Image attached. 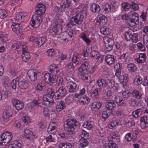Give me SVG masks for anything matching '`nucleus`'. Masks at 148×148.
<instances>
[{
	"label": "nucleus",
	"mask_w": 148,
	"mask_h": 148,
	"mask_svg": "<svg viewBox=\"0 0 148 148\" xmlns=\"http://www.w3.org/2000/svg\"><path fill=\"white\" fill-rule=\"evenodd\" d=\"M50 91L48 94L43 95V98H42L41 96H37L36 97L38 99L33 100L31 104L32 107H37L39 104L42 103V104L46 106H49L50 104H52L53 102L55 97L54 94L53 90L50 89Z\"/></svg>",
	"instance_id": "obj_1"
},
{
	"label": "nucleus",
	"mask_w": 148,
	"mask_h": 148,
	"mask_svg": "<svg viewBox=\"0 0 148 148\" xmlns=\"http://www.w3.org/2000/svg\"><path fill=\"white\" fill-rule=\"evenodd\" d=\"M46 11L45 7L42 3L38 4L36 8V14L32 16L31 25L32 27H37L40 24L42 21V18L41 16L45 13Z\"/></svg>",
	"instance_id": "obj_2"
},
{
	"label": "nucleus",
	"mask_w": 148,
	"mask_h": 148,
	"mask_svg": "<svg viewBox=\"0 0 148 148\" xmlns=\"http://www.w3.org/2000/svg\"><path fill=\"white\" fill-rule=\"evenodd\" d=\"M79 124L76 119H67L64 122V127L66 131V135L68 137H71L74 136L75 134V127Z\"/></svg>",
	"instance_id": "obj_3"
},
{
	"label": "nucleus",
	"mask_w": 148,
	"mask_h": 148,
	"mask_svg": "<svg viewBox=\"0 0 148 148\" xmlns=\"http://www.w3.org/2000/svg\"><path fill=\"white\" fill-rule=\"evenodd\" d=\"M114 69L115 71V75L118 78L121 83L126 84L128 82V75L125 74L123 73L121 75V67L119 63H117L114 66Z\"/></svg>",
	"instance_id": "obj_4"
},
{
	"label": "nucleus",
	"mask_w": 148,
	"mask_h": 148,
	"mask_svg": "<svg viewBox=\"0 0 148 148\" xmlns=\"http://www.w3.org/2000/svg\"><path fill=\"white\" fill-rule=\"evenodd\" d=\"M84 18V16L81 14H77L73 16L70 20V22L66 24V26L71 27L73 25H77L80 24Z\"/></svg>",
	"instance_id": "obj_5"
},
{
	"label": "nucleus",
	"mask_w": 148,
	"mask_h": 148,
	"mask_svg": "<svg viewBox=\"0 0 148 148\" xmlns=\"http://www.w3.org/2000/svg\"><path fill=\"white\" fill-rule=\"evenodd\" d=\"M12 138L11 133L8 132L3 133L0 136V144L5 145L11 140Z\"/></svg>",
	"instance_id": "obj_6"
},
{
	"label": "nucleus",
	"mask_w": 148,
	"mask_h": 148,
	"mask_svg": "<svg viewBox=\"0 0 148 148\" xmlns=\"http://www.w3.org/2000/svg\"><path fill=\"white\" fill-rule=\"evenodd\" d=\"M132 16H131L127 21H125L127 25L130 27H133L135 25L138 24L139 23L138 14L136 13H132Z\"/></svg>",
	"instance_id": "obj_7"
},
{
	"label": "nucleus",
	"mask_w": 148,
	"mask_h": 148,
	"mask_svg": "<svg viewBox=\"0 0 148 148\" xmlns=\"http://www.w3.org/2000/svg\"><path fill=\"white\" fill-rule=\"evenodd\" d=\"M80 59L77 57L76 56L74 55L72 58V61L75 64V65L73 64L72 62H70L68 63L67 65L68 71L69 72H72L73 71L76 65L80 64Z\"/></svg>",
	"instance_id": "obj_8"
},
{
	"label": "nucleus",
	"mask_w": 148,
	"mask_h": 148,
	"mask_svg": "<svg viewBox=\"0 0 148 148\" xmlns=\"http://www.w3.org/2000/svg\"><path fill=\"white\" fill-rule=\"evenodd\" d=\"M88 136V134L85 131L83 132L80 134L79 136L80 147L86 146L88 145V142L87 139Z\"/></svg>",
	"instance_id": "obj_9"
},
{
	"label": "nucleus",
	"mask_w": 148,
	"mask_h": 148,
	"mask_svg": "<svg viewBox=\"0 0 148 148\" xmlns=\"http://www.w3.org/2000/svg\"><path fill=\"white\" fill-rule=\"evenodd\" d=\"M66 94V90L64 87H60L58 90L55 93L54 96L56 100L60 99L62 97L64 96Z\"/></svg>",
	"instance_id": "obj_10"
},
{
	"label": "nucleus",
	"mask_w": 148,
	"mask_h": 148,
	"mask_svg": "<svg viewBox=\"0 0 148 148\" xmlns=\"http://www.w3.org/2000/svg\"><path fill=\"white\" fill-rule=\"evenodd\" d=\"M62 27L61 25H54L51 29L50 30L49 33L53 36H55L56 35H59L62 32Z\"/></svg>",
	"instance_id": "obj_11"
},
{
	"label": "nucleus",
	"mask_w": 148,
	"mask_h": 148,
	"mask_svg": "<svg viewBox=\"0 0 148 148\" xmlns=\"http://www.w3.org/2000/svg\"><path fill=\"white\" fill-rule=\"evenodd\" d=\"M20 25L19 23L13 22L11 26L12 30L18 35H20L22 34L21 26H20Z\"/></svg>",
	"instance_id": "obj_12"
},
{
	"label": "nucleus",
	"mask_w": 148,
	"mask_h": 148,
	"mask_svg": "<svg viewBox=\"0 0 148 148\" xmlns=\"http://www.w3.org/2000/svg\"><path fill=\"white\" fill-rule=\"evenodd\" d=\"M104 42L106 50L107 51H109L112 49L114 44V41L112 39L109 38H106Z\"/></svg>",
	"instance_id": "obj_13"
},
{
	"label": "nucleus",
	"mask_w": 148,
	"mask_h": 148,
	"mask_svg": "<svg viewBox=\"0 0 148 148\" xmlns=\"http://www.w3.org/2000/svg\"><path fill=\"white\" fill-rule=\"evenodd\" d=\"M55 77L49 73H47L44 75V80L46 83L51 85L56 81V79L54 78Z\"/></svg>",
	"instance_id": "obj_14"
},
{
	"label": "nucleus",
	"mask_w": 148,
	"mask_h": 148,
	"mask_svg": "<svg viewBox=\"0 0 148 148\" xmlns=\"http://www.w3.org/2000/svg\"><path fill=\"white\" fill-rule=\"evenodd\" d=\"M12 102L13 106L18 110L22 109L24 107V104L23 102L18 99H13L12 100Z\"/></svg>",
	"instance_id": "obj_15"
},
{
	"label": "nucleus",
	"mask_w": 148,
	"mask_h": 148,
	"mask_svg": "<svg viewBox=\"0 0 148 148\" xmlns=\"http://www.w3.org/2000/svg\"><path fill=\"white\" fill-rule=\"evenodd\" d=\"M116 106V104L112 100H108L106 105V109L112 113V110Z\"/></svg>",
	"instance_id": "obj_16"
},
{
	"label": "nucleus",
	"mask_w": 148,
	"mask_h": 148,
	"mask_svg": "<svg viewBox=\"0 0 148 148\" xmlns=\"http://www.w3.org/2000/svg\"><path fill=\"white\" fill-rule=\"evenodd\" d=\"M27 74L31 80L34 81L37 79V73L36 70L33 69L29 70L27 72Z\"/></svg>",
	"instance_id": "obj_17"
},
{
	"label": "nucleus",
	"mask_w": 148,
	"mask_h": 148,
	"mask_svg": "<svg viewBox=\"0 0 148 148\" xmlns=\"http://www.w3.org/2000/svg\"><path fill=\"white\" fill-rule=\"evenodd\" d=\"M90 56L100 62L102 61L104 58L103 56L101 55L98 52L95 50H93L90 52Z\"/></svg>",
	"instance_id": "obj_18"
},
{
	"label": "nucleus",
	"mask_w": 148,
	"mask_h": 148,
	"mask_svg": "<svg viewBox=\"0 0 148 148\" xmlns=\"http://www.w3.org/2000/svg\"><path fill=\"white\" fill-rule=\"evenodd\" d=\"M114 101L118 105L121 106H124L126 105L125 100L119 96H116L114 97Z\"/></svg>",
	"instance_id": "obj_19"
},
{
	"label": "nucleus",
	"mask_w": 148,
	"mask_h": 148,
	"mask_svg": "<svg viewBox=\"0 0 148 148\" xmlns=\"http://www.w3.org/2000/svg\"><path fill=\"white\" fill-rule=\"evenodd\" d=\"M89 63L87 61H85L80 66L79 70L82 73H85L86 71H87L88 69V66Z\"/></svg>",
	"instance_id": "obj_20"
},
{
	"label": "nucleus",
	"mask_w": 148,
	"mask_h": 148,
	"mask_svg": "<svg viewBox=\"0 0 148 148\" xmlns=\"http://www.w3.org/2000/svg\"><path fill=\"white\" fill-rule=\"evenodd\" d=\"M90 10L93 12L99 13L101 10V8L99 5L96 3H93L90 5Z\"/></svg>",
	"instance_id": "obj_21"
},
{
	"label": "nucleus",
	"mask_w": 148,
	"mask_h": 148,
	"mask_svg": "<svg viewBox=\"0 0 148 148\" xmlns=\"http://www.w3.org/2000/svg\"><path fill=\"white\" fill-rule=\"evenodd\" d=\"M67 86L69 88V91L70 92H74L76 90L77 85L73 82H70L67 84Z\"/></svg>",
	"instance_id": "obj_22"
},
{
	"label": "nucleus",
	"mask_w": 148,
	"mask_h": 148,
	"mask_svg": "<svg viewBox=\"0 0 148 148\" xmlns=\"http://www.w3.org/2000/svg\"><path fill=\"white\" fill-rule=\"evenodd\" d=\"M105 60L107 63L109 65L112 64L114 62V56L111 55L106 56Z\"/></svg>",
	"instance_id": "obj_23"
},
{
	"label": "nucleus",
	"mask_w": 148,
	"mask_h": 148,
	"mask_svg": "<svg viewBox=\"0 0 148 148\" xmlns=\"http://www.w3.org/2000/svg\"><path fill=\"white\" fill-rule=\"evenodd\" d=\"M65 103L63 101H61L57 102L56 110L57 112H60L65 107Z\"/></svg>",
	"instance_id": "obj_24"
},
{
	"label": "nucleus",
	"mask_w": 148,
	"mask_h": 148,
	"mask_svg": "<svg viewBox=\"0 0 148 148\" xmlns=\"http://www.w3.org/2000/svg\"><path fill=\"white\" fill-rule=\"evenodd\" d=\"M46 39L45 37H40L37 38L35 40L36 44L39 47H40L45 43Z\"/></svg>",
	"instance_id": "obj_25"
},
{
	"label": "nucleus",
	"mask_w": 148,
	"mask_h": 148,
	"mask_svg": "<svg viewBox=\"0 0 148 148\" xmlns=\"http://www.w3.org/2000/svg\"><path fill=\"white\" fill-rule=\"evenodd\" d=\"M73 33L72 29L70 30L69 32H66L64 34V36L66 37V38H63V39L64 41H66V40L68 41L69 40H70L73 36Z\"/></svg>",
	"instance_id": "obj_26"
},
{
	"label": "nucleus",
	"mask_w": 148,
	"mask_h": 148,
	"mask_svg": "<svg viewBox=\"0 0 148 148\" xmlns=\"http://www.w3.org/2000/svg\"><path fill=\"white\" fill-rule=\"evenodd\" d=\"M112 113L111 112L109 111L106 109L105 110L103 111L102 114L101 120L102 121H105L108 117Z\"/></svg>",
	"instance_id": "obj_27"
},
{
	"label": "nucleus",
	"mask_w": 148,
	"mask_h": 148,
	"mask_svg": "<svg viewBox=\"0 0 148 148\" xmlns=\"http://www.w3.org/2000/svg\"><path fill=\"white\" fill-rule=\"evenodd\" d=\"M131 94L133 97L138 99H141L142 95L141 92L137 90H135L132 91Z\"/></svg>",
	"instance_id": "obj_28"
},
{
	"label": "nucleus",
	"mask_w": 148,
	"mask_h": 148,
	"mask_svg": "<svg viewBox=\"0 0 148 148\" xmlns=\"http://www.w3.org/2000/svg\"><path fill=\"white\" fill-rule=\"evenodd\" d=\"M22 144L21 143L17 140H14L11 142L10 146V148H21Z\"/></svg>",
	"instance_id": "obj_29"
},
{
	"label": "nucleus",
	"mask_w": 148,
	"mask_h": 148,
	"mask_svg": "<svg viewBox=\"0 0 148 148\" xmlns=\"http://www.w3.org/2000/svg\"><path fill=\"white\" fill-rule=\"evenodd\" d=\"M111 29L106 26L101 27L100 29V31L102 34L105 35L109 34L111 32Z\"/></svg>",
	"instance_id": "obj_30"
},
{
	"label": "nucleus",
	"mask_w": 148,
	"mask_h": 148,
	"mask_svg": "<svg viewBox=\"0 0 148 148\" xmlns=\"http://www.w3.org/2000/svg\"><path fill=\"white\" fill-rule=\"evenodd\" d=\"M18 85L21 88L23 89H26L28 86V84L25 80L19 81L18 82Z\"/></svg>",
	"instance_id": "obj_31"
},
{
	"label": "nucleus",
	"mask_w": 148,
	"mask_h": 148,
	"mask_svg": "<svg viewBox=\"0 0 148 148\" xmlns=\"http://www.w3.org/2000/svg\"><path fill=\"white\" fill-rule=\"evenodd\" d=\"M146 57L145 54L140 53L139 55V58L136 59V61L139 63H143L145 61Z\"/></svg>",
	"instance_id": "obj_32"
},
{
	"label": "nucleus",
	"mask_w": 148,
	"mask_h": 148,
	"mask_svg": "<svg viewBox=\"0 0 148 148\" xmlns=\"http://www.w3.org/2000/svg\"><path fill=\"white\" fill-rule=\"evenodd\" d=\"M12 116L9 110H5L3 112V117L4 121L7 122L9 120V118Z\"/></svg>",
	"instance_id": "obj_33"
},
{
	"label": "nucleus",
	"mask_w": 148,
	"mask_h": 148,
	"mask_svg": "<svg viewBox=\"0 0 148 148\" xmlns=\"http://www.w3.org/2000/svg\"><path fill=\"white\" fill-rule=\"evenodd\" d=\"M97 84L99 87H106L107 86V83L106 81L102 79H98L96 81Z\"/></svg>",
	"instance_id": "obj_34"
},
{
	"label": "nucleus",
	"mask_w": 148,
	"mask_h": 148,
	"mask_svg": "<svg viewBox=\"0 0 148 148\" xmlns=\"http://www.w3.org/2000/svg\"><path fill=\"white\" fill-rule=\"evenodd\" d=\"M99 89L96 88L92 92H90V95L92 98H98L99 97Z\"/></svg>",
	"instance_id": "obj_35"
},
{
	"label": "nucleus",
	"mask_w": 148,
	"mask_h": 148,
	"mask_svg": "<svg viewBox=\"0 0 148 148\" xmlns=\"http://www.w3.org/2000/svg\"><path fill=\"white\" fill-rule=\"evenodd\" d=\"M72 145L69 143H61L59 145V148H73Z\"/></svg>",
	"instance_id": "obj_36"
},
{
	"label": "nucleus",
	"mask_w": 148,
	"mask_h": 148,
	"mask_svg": "<svg viewBox=\"0 0 148 148\" xmlns=\"http://www.w3.org/2000/svg\"><path fill=\"white\" fill-rule=\"evenodd\" d=\"M98 18H99V21L101 22V25H104L107 22L108 20L107 17L104 15H100Z\"/></svg>",
	"instance_id": "obj_37"
},
{
	"label": "nucleus",
	"mask_w": 148,
	"mask_h": 148,
	"mask_svg": "<svg viewBox=\"0 0 148 148\" xmlns=\"http://www.w3.org/2000/svg\"><path fill=\"white\" fill-rule=\"evenodd\" d=\"M63 22V20L60 17L56 16L55 17L53 25H61V24Z\"/></svg>",
	"instance_id": "obj_38"
},
{
	"label": "nucleus",
	"mask_w": 148,
	"mask_h": 148,
	"mask_svg": "<svg viewBox=\"0 0 148 148\" xmlns=\"http://www.w3.org/2000/svg\"><path fill=\"white\" fill-rule=\"evenodd\" d=\"M83 127L88 129H90L93 127V122L92 121H85L83 125Z\"/></svg>",
	"instance_id": "obj_39"
},
{
	"label": "nucleus",
	"mask_w": 148,
	"mask_h": 148,
	"mask_svg": "<svg viewBox=\"0 0 148 148\" xmlns=\"http://www.w3.org/2000/svg\"><path fill=\"white\" fill-rule=\"evenodd\" d=\"M127 68L129 70H130L133 72L136 71L137 68L136 66L132 63L129 64L127 65Z\"/></svg>",
	"instance_id": "obj_40"
},
{
	"label": "nucleus",
	"mask_w": 148,
	"mask_h": 148,
	"mask_svg": "<svg viewBox=\"0 0 148 148\" xmlns=\"http://www.w3.org/2000/svg\"><path fill=\"white\" fill-rule=\"evenodd\" d=\"M61 4L62 5L60 7L63 8V10L65 8H68L70 5V3L67 0H62Z\"/></svg>",
	"instance_id": "obj_41"
},
{
	"label": "nucleus",
	"mask_w": 148,
	"mask_h": 148,
	"mask_svg": "<svg viewBox=\"0 0 148 148\" xmlns=\"http://www.w3.org/2000/svg\"><path fill=\"white\" fill-rule=\"evenodd\" d=\"M22 56L23 60L25 62L29 60L30 58V55L29 53H22Z\"/></svg>",
	"instance_id": "obj_42"
},
{
	"label": "nucleus",
	"mask_w": 148,
	"mask_h": 148,
	"mask_svg": "<svg viewBox=\"0 0 148 148\" xmlns=\"http://www.w3.org/2000/svg\"><path fill=\"white\" fill-rule=\"evenodd\" d=\"M79 101L83 103L84 102L86 103V102H89V99L88 97L86 95L83 96H81L79 100Z\"/></svg>",
	"instance_id": "obj_43"
},
{
	"label": "nucleus",
	"mask_w": 148,
	"mask_h": 148,
	"mask_svg": "<svg viewBox=\"0 0 148 148\" xmlns=\"http://www.w3.org/2000/svg\"><path fill=\"white\" fill-rule=\"evenodd\" d=\"M123 97L125 98H128L132 95L131 93L128 90H126L122 93Z\"/></svg>",
	"instance_id": "obj_44"
},
{
	"label": "nucleus",
	"mask_w": 148,
	"mask_h": 148,
	"mask_svg": "<svg viewBox=\"0 0 148 148\" xmlns=\"http://www.w3.org/2000/svg\"><path fill=\"white\" fill-rule=\"evenodd\" d=\"M142 112V110L141 109H138L133 111L132 115L134 117L137 118L139 116L140 113Z\"/></svg>",
	"instance_id": "obj_45"
},
{
	"label": "nucleus",
	"mask_w": 148,
	"mask_h": 148,
	"mask_svg": "<svg viewBox=\"0 0 148 148\" xmlns=\"http://www.w3.org/2000/svg\"><path fill=\"white\" fill-rule=\"evenodd\" d=\"M121 6L123 10L127 11L131 8V4L127 3L124 2L122 4Z\"/></svg>",
	"instance_id": "obj_46"
},
{
	"label": "nucleus",
	"mask_w": 148,
	"mask_h": 148,
	"mask_svg": "<svg viewBox=\"0 0 148 148\" xmlns=\"http://www.w3.org/2000/svg\"><path fill=\"white\" fill-rule=\"evenodd\" d=\"M79 37L81 38L87 44H89L91 42V40L87 38L84 33H82L79 36Z\"/></svg>",
	"instance_id": "obj_47"
},
{
	"label": "nucleus",
	"mask_w": 148,
	"mask_h": 148,
	"mask_svg": "<svg viewBox=\"0 0 148 148\" xmlns=\"http://www.w3.org/2000/svg\"><path fill=\"white\" fill-rule=\"evenodd\" d=\"M112 138L113 139H115L119 141V135L117 131L112 133Z\"/></svg>",
	"instance_id": "obj_48"
},
{
	"label": "nucleus",
	"mask_w": 148,
	"mask_h": 148,
	"mask_svg": "<svg viewBox=\"0 0 148 148\" xmlns=\"http://www.w3.org/2000/svg\"><path fill=\"white\" fill-rule=\"evenodd\" d=\"M132 42L136 43L138 40V34L137 33H134L131 35V39Z\"/></svg>",
	"instance_id": "obj_49"
},
{
	"label": "nucleus",
	"mask_w": 148,
	"mask_h": 148,
	"mask_svg": "<svg viewBox=\"0 0 148 148\" xmlns=\"http://www.w3.org/2000/svg\"><path fill=\"white\" fill-rule=\"evenodd\" d=\"M7 12L4 10H0V18L3 19L7 16Z\"/></svg>",
	"instance_id": "obj_50"
},
{
	"label": "nucleus",
	"mask_w": 148,
	"mask_h": 148,
	"mask_svg": "<svg viewBox=\"0 0 148 148\" xmlns=\"http://www.w3.org/2000/svg\"><path fill=\"white\" fill-rule=\"evenodd\" d=\"M129 102L130 104L132 106L136 107L138 105V101L132 98L130 99L129 100Z\"/></svg>",
	"instance_id": "obj_51"
},
{
	"label": "nucleus",
	"mask_w": 148,
	"mask_h": 148,
	"mask_svg": "<svg viewBox=\"0 0 148 148\" xmlns=\"http://www.w3.org/2000/svg\"><path fill=\"white\" fill-rule=\"evenodd\" d=\"M142 83L140 77L139 76H137L134 80V84L136 85H139Z\"/></svg>",
	"instance_id": "obj_52"
},
{
	"label": "nucleus",
	"mask_w": 148,
	"mask_h": 148,
	"mask_svg": "<svg viewBox=\"0 0 148 148\" xmlns=\"http://www.w3.org/2000/svg\"><path fill=\"white\" fill-rule=\"evenodd\" d=\"M23 16V14L22 12H19L15 16L14 19L15 21H18L21 20L22 17Z\"/></svg>",
	"instance_id": "obj_53"
},
{
	"label": "nucleus",
	"mask_w": 148,
	"mask_h": 148,
	"mask_svg": "<svg viewBox=\"0 0 148 148\" xmlns=\"http://www.w3.org/2000/svg\"><path fill=\"white\" fill-rule=\"evenodd\" d=\"M114 80H110L107 83V86L106 87L107 88H114Z\"/></svg>",
	"instance_id": "obj_54"
},
{
	"label": "nucleus",
	"mask_w": 148,
	"mask_h": 148,
	"mask_svg": "<svg viewBox=\"0 0 148 148\" xmlns=\"http://www.w3.org/2000/svg\"><path fill=\"white\" fill-rule=\"evenodd\" d=\"M83 75L82 76L81 78L84 80H86V81L87 82H90L91 79L90 76L88 75L85 74L84 75V73H83Z\"/></svg>",
	"instance_id": "obj_55"
},
{
	"label": "nucleus",
	"mask_w": 148,
	"mask_h": 148,
	"mask_svg": "<svg viewBox=\"0 0 148 148\" xmlns=\"http://www.w3.org/2000/svg\"><path fill=\"white\" fill-rule=\"evenodd\" d=\"M0 39L1 42H5L8 40L7 36L6 34H0Z\"/></svg>",
	"instance_id": "obj_56"
},
{
	"label": "nucleus",
	"mask_w": 148,
	"mask_h": 148,
	"mask_svg": "<svg viewBox=\"0 0 148 148\" xmlns=\"http://www.w3.org/2000/svg\"><path fill=\"white\" fill-rule=\"evenodd\" d=\"M118 122L117 120H114L112 121L110 123L109 126V127L111 129H112L116 125L118 124Z\"/></svg>",
	"instance_id": "obj_57"
},
{
	"label": "nucleus",
	"mask_w": 148,
	"mask_h": 148,
	"mask_svg": "<svg viewBox=\"0 0 148 148\" xmlns=\"http://www.w3.org/2000/svg\"><path fill=\"white\" fill-rule=\"evenodd\" d=\"M8 78L7 77H3L2 79V82L5 87L8 84Z\"/></svg>",
	"instance_id": "obj_58"
},
{
	"label": "nucleus",
	"mask_w": 148,
	"mask_h": 148,
	"mask_svg": "<svg viewBox=\"0 0 148 148\" xmlns=\"http://www.w3.org/2000/svg\"><path fill=\"white\" fill-rule=\"evenodd\" d=\"M108 145L110 146V148H118L117 145L112 140L109 141Z\"/></svg>",
	"instance_id": "obj_59"
},
{
	"label": "nucleus",
	"mask_w": 148,
	"mask_h": 148,
	"mask_svg": "<svg viewBox=\"0 0 148 148\" xmlns=\"http://www.w3.org/2000/svg\"><path fill=\"white\" fill-rule=\"evenodd\" d=\"M137 46L139 49L140 51H143L145 50V48L143 44L140 43H138L137 44Z\"/></svg>",
	"instance_id": "obj_60"
},
{
	"label": "nucleus",
	"mask_w": 148,
	"mask_h": 148,
	"mask_svg": "<svg viewBox=\"0 0 148 148\" xmlns=\"http://www.w3.org/2000/svg\"><path fill=\"white\" fill-rule=\"evenodd\" d=\"M132 34L129 32H126L125 34V39L127 41L130 40Z\"/></svg>",
	"instance_id": "obj_61"
},
{
	"label": "nucleus",
	"mask_w": 148,
	"mask_h": 148,
	"mask_svg": "<svg viewBox=\"0 0 148 148\" xmlns=\"http://www.w3.org/2000/svg\"><path fill=\"white\" fill-rule=\"evenodd\" d=\"M47 52L48 56H53L54 54V50L53 49H49Z\"/></svg>",
	"instance_id": "obj_62"
},
{
	"label": "nucleus",
	"mask_w": 148,
	"mask_h": 148,
	"mask_svg": "<svg viewBox=\"0 0 148 148\" xmlns=\"http://www.w3.org/2000/svg\"><path fill=\"white\" fill-rule=\"evenodd\" d=\"M140 121H142L148 123V117L146 116H144L140 118Z\"/></svg>",
	"instance_id": "obj_63"
},
{
	"label": "nucleus",
	"mask_w": 148,
	"mask_h": 148,
	"mask_svg": "<svg viewBox=\"0 0 148 148\" xmlns=\"http://www.w3.org/2000/svg\"><path fill=\"white\" fill-rule=\"evenodd\" d=\"M17 82L16 80L14 79L12 80L11 83V85L12 88L14 89H15L16 87V83Z\"/></svg>",
	"instance_id": "obj_64"
}]
</instances>
